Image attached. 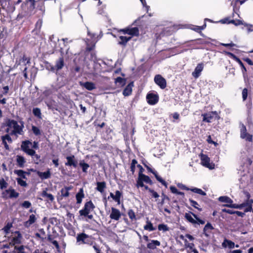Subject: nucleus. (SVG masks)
<instances>
[{
    "label": "nucleus",
    "mask_w": 253,
    "mask_h": 253,
    "mask_svg": "<svg viewBox=\"0 0 253 253\" xmlns=\"http://www.w3.org/2000/svg\"><path fill=\"white\" fill-rule=\"evenodd\" d=\"M20 125L18 122L13 119L6 118L4 119V122L2 123L1 127L6 126L5 132L7 133L4 135L1 136L8 143H11L12 139L10 135H15L17 134L21 135L23 133V129L24 127V123L23 121H19Z\"/></svg>",
    "instance_id": "nucleus-1"
},
{
    "label": "nucleus",
    "mask_w": 253,
    "mask_h": 253,
    "mask_svg": "<svg viewBox=\"0 0 253 253\" xmlns=\"http://www.w3.org/2000/svg\"><path fill=\"white\" fill-rule=\"evenodd\" d=\"M77 243L79 245L87 244L90 246H93L95 242L91 238L84 233L78 234L76 237Z\"/></svg>",
    "instance_id": "nucleus-2"
},
{
    "label": "nucleus",
    "mask_w": 253,
    "mask_h": 253,
    "mask_svg": "<svg viewBox=\"0 0 253 253\" xmlns=\"http://www.w3.org/2000/svg\"><path fill=\"white\" fill-rule=\"evenodd\" d=\"M19 193L15 191L12 187L5 189L1 193V198L4 200L8 199L17 198Z\"/></svg>",
    "instance_id": "nucleus-3"
},
{
    "label": "nucleus",
    "mask_w": 253,
    "mask_h": 253,
    "mask_svg": "<svg viewBox=\"0 0 253 253\" xmlns=\"http://www.w3.org/2000/svg\"><path fill=\"white\" fill-rule=\"evenodd\" d=\"M95 208L94 205L93 204L92 202L90 200L85 203L84 208L79 211V213L81 216H86Z\"/></svg>",
    "instance_id": "nucleus-4"
},
{
    "label": "nucleus",
    "mask_w": 253,
    "mask_h": 253,
    "mask_svg": "<svg viewBox=\"0 0 253 253\" xmlns=\"http://www.w3.org/2000/svg\"><path fill=\"white\" fill-rule=\"evenodd\" d=\"M144 182L148 183L151 185L153 184V182L151 178L145 174L141 175L140 176H138L137 180L136 181V187L137 188L142 187L144 186Z\"/></svg>",
    "instance_id": "nucleus-5"
},
{
    "label": "nucleus",
    "mask_w": 253,
    "mask_h": 253,
    "mask_svg": "<svg viewBox=\"0 0 253 253\" xmlns=\"http://www.w3.org/2000/svg\"><path fill=\"white\" fill-rule=\"evenodd\" d=\"M32 143L29 140L23 141L21 145V149L28 155H33L35 153V150L30 148Z\"/></svg>",
    "instance_id": "nucleus-6"
},
{
    "label": "nucleus",
    "mask_w": 253,
    "mask_h": 253,
    "mask_svg": "<svg viewBox=\"0 0 253 253\" xmlns=\"http://www.w3.org/2000/svg\"><path fill=\"white\" fill-rule=\"evenodd\" d=\"M200 157L201 159V163L203 166L208 168L210 169H212L214 168V164L212 163H210L211 160L208 155L204 154L203 153H201Z\"/></svg>",
    "instance_id": "nucleus-7"
},
{
    "label": "nucleus",
    "mask_w": 253,
    "mask_h": 253,
    "mask_svg": "<svg viewBox=\"0 0 253 253\" xmlns=\"http://www.w3.org/2000/svg\"><path fill=\"white\" fill-rule=\"evenodd\" d=\"M202 116H203V121L207 123H211L213 119L216 120L220 119V117L216 111H211L209 113L203 114Z\"/></svg>",
    "instance_id": "nucleus-8"
},
{
    "label": "nucleus",
    "mask_w": 253,
    "mask_h": 253,
    "mask_svg": "<svg viewBox=\"0 0 253 253\" xmlns=\"http://www.w3.org/2000/svg\"><path fill=\"white\" fill-rule=\"evenodd\" d=\"M244 193L246 195V200L242 203L245 205V207H247L245 210V212L251 211L252 210V204H253V200L250 199L251 195L248 191H244Z\"/></svg>",
    "instance_id": "nucleus-9"
},
{
    "label": "nucleus",
    "mask_w": 253,
    "mask_h": 253,
    "mask_svg": "<svg viewBox=\"0 0 253 253\" xmlns=\"http://www.w3.org/2000/svg\"><path fill=\"white\" fill-rule=\"evenodd\" d=\"M120 32H123L124 34L130 35L131 37L133 36H138L139 35V31L137 27H126V28L121 29Z\"/></svg>",
    "instance_id": "nucleus-10"
},
{
    "label": "nucleus",
    "mask_w": 253,
    "mask_h": 253,
    "mask_svg": "<svg viewBox=\"0 0 253 253\" xmlns=\"http://www.w3.org/2000/svg\"><path fill=\"white\" fill-rule=\"evenodd\" d=\"M154 82L161 89H165L167 86L166 80L160 75L155 76Z\"/></svg>",
    "instance_id": "nucleus-11"
},
{
    "label": "nucleus",
    "mask_w": 253,
    "mask_h": 253,
    "mask_svg": "<svg viewBox=\"0 0 253 253\" xmlns=\"http://www.w3.org/2000/svg\"><path fill=\"white\" fill-rule=\"evenodd\" d=\"M143 165L144 167L147 169L148 171L152 173L154 175L155 178L159 182L161 183L162 184L165 186L166 188L167 187V182L165 180H164L162 177H161L159 175H158L157 171L153 170L152 169H151L150 167H149L145 164L143 163Z\"/></svg>",
    "instance_id": "nucleus-12"
},
{
    "label": "nucleus",
    "mask_w": 253,
    "mask_h": 253,
    "mask_svg": "<svg viewBox=\"0 0 253 253\" xmlns=\"http://www.w3.org/2000/svg\"><path fill=\"white\" fill-rule=\"evenodd\" d=\"M159 96L153 93H148L146 95L147 103L151 105L157 104L159 101Z\"/></svg>",
    "instance_id": "nucleus-13"
},
{
    "label": "nucleus",
    "mask_w": 253,
    "mask_h": 253,
    "mask_svg": "<svg viewBox=\"0 0 253 253\" xmlns=\"http://www.w3.org/2000/svg\"><path fill=\"white\" fill-rule=\"evenodd\" d=\"M178 186L182 190H185L187 191H191L193 192H194L195 193L198 194L202 195V196H205L206 195V193L205 192L203 191L202 189L196 188V187L190 188L182 184H178Z\"/></svg>",
    "instance_id": "nucleus-14"
},
{
    "label": "nucleus",
    "mask_w": 253,
    "mask_h": 253,
    "mask_svg": "<svg viewBox=\"0 0 253 253\" xmlns=\"http://www.w3.org/2000/svg\"><path fill=\"white\" fill-rule=\"evenodd\" d=\"M66 159L67 160V162L65 164V166L73 167L74 168H76L78 167V160L76 159L75 156L74 155L67 156Z\"/></svg>",
    "instance_id": "nucleus-15"
},
{
    "label": "nucleus",
    "mask_w": 253,
    "mask_h": 253,
    "mask_svg": "<svg viewBox=\"0 0 253 253\" xmlns=\"http://www.w3.org/2000/svg\"><path fill=\"white\" fill-rule=\"evenodd\" d=\"M0 6L7 12L12 11L14 9V6L10 3L9 0H0Z\"/></svg>",
    "instance_id": "nucleus-16"
},
{
    "label": "nucleus",
    "mask_w": 253,
    "mask_h": 253,
    "mask_svg": "<svg viewBox=\"0 0 253 253\" xmlns=\"http://www.w3.org/2000/svg\"><path fill=\"white\" fill-rule=\"evenodd\" d=\"M247 135L248 136V138H247V141L249 142H252L253 135L247 132L246 127L245 126L243 125L241 129L240 137L242 138H245Z\"/></svg>",
    "instance_id": "nucleus-17"
},
{
    "label": "nucleus",
    "mask_w": 253,
    "mask_h": 253,
    "mask_svg": "<svg viewBox=\"0 0 253 253\" xmlns=\"http://www.w3.org/2000/svg\"><path fill=\"white\" fill-rule=\"evenodd\" d=\"M121 216V213L120 211L114 207L111 208V212L110 214V217L112 219L115 220H119Z\"/></svg>",
    "instance_id": "nucleus-18"
},
{
    "label": "nucleus",
    "mask_w": 253,
    "mask_h": 253,
    "mask_svg": "<svg viewBox=\"0 0 253 253\" xmlns=\"http://www.w3.org/2000/svg\"><path fill=\"white\" fill-rule=\"evenodd\" d=\"M12 233L16 234V236L13 237L11 242L13 245L15 244H20L21 243L22 240L23 239L22 235L21 233L19 231H15Z\"/></svg>",
    "instance_id": "nucleus-19"
},
{
    "label": "nucleus",
    "mask_w": 253,
    "mask_h": 253,
    "mask_svg": "<svg viewBox=\"0 0 253 253\" xmlns=\"http://www.w3.org/2000/svg\"><path fill=\"white\" fill-rule=\"evenodd\" d=\"M214 229L213 226L210 222H208L203 229V234L206 237H209L211 233V231Z\"/></svg>",
    "instance_id": "nucleus-20"
},
{
    "label": "nucleus",
    "mask_w": 253,
    "mask_h": 253,
    "mask_svg": "<svg viewBox=\"0 0 253 253\" xmlns=\"http://www.w3.org/2000/svg\"><path fill=\"white\" fill-rule=\"evenodd\" d=\"M30 63V58L27 57L26 55L24 54L22 57H20L19 59L17 58L16 60V64L17 65L23 63L25 65Z\"/></svg>",
    "instance_id": "nucleus-21"
},
{
    "label": "nucleus",
    "mask_w": 253,
    "mask_h": 253,
    "mask_svg": "<svg viewBox=\"0 0 253 253\" xmlns=\"http://www.w3.org/2000/svg\"><path fill=\"white\" fill-rule=\"evenodd\" d=\"M80 84L82 87H84L85 89L89 91L92 90L96 88L95 84L93 83L90 82H86L84 83L81 82H80Z\"/></svg>",
    "instance_id": "nucleus-22"
},
{
    "label": "nucleus",
    "mask_w": 253,
    "mask_h": 253,
    "mask_svg": "<svg viewBox=\"0 0 253 253\" xmlns=\"http://www.w3.org/2000/svg\"><path fill=\"white\" fill-rule=\"evenodd\" d=\"M14 173L16 174L21 179H27L26 177V175H30V173L29 172L25 171L22 169H15L14 170Z\"/></svg>",
    "instance_id": "nucleus-23"
},
{
    "label": "nucleus",
    "mask_w": 253,
    "mask_h": 253,
    "mask_svg": "<svg viewBox=\"0 0 253 253\" xmlns=\"http://www.w3.org/2000/svg\"><path fill=\"white\" fill-rule=\"evenodd\" d=\"M133 86V82L129 83L125 88L123 91V94L125 96H128L132 93V88Z\"/></svg>",
    "instance_id": "nucleus-24"
},
{
    "label": "nucleus",
    "mask_w": 253,
    "mask_h": 253,
    "mask_svg": "<svg viewBox=\"0 0 253 253\" xmlns=\"http://www.w3.org/2000/svg\"><path fill=\"white\" fill-rule=\"evenodd\" d=\"M16 158L17 165L20 168H23L26 163L25 158L23 156L18 155L16 156Z\"/></svg>",
    "instance_id": "nucleus-25"
},
{
    "label": "nucleus",
    "mask_w": 253,
    "mask_h": 253,
    "mask_svg": "<svg viewBox=\"0 0 253 253\" xmlns=\"http://www.w3.org/2000/svg\"><path fill=\"white\" fill-rule=\"evenodd\" d=\"M204 66L203 63H199L195 68L194 71L192 73V76L195 78H198L201 74V72L203 70Z\"/></svg>",
    "instance_id": "nucleus-26"
},
{
    "label": "nucleus",
    "mask_w": 253,
    "mask_h": 253,
    "mask_svg": "<svg viewBox=\"0 0 253 253\" xmlns=\"http://www.w3.org/2000/svg\"><path fill=\"white\" fill-rule=\"evenodd\" d=\"M161 245V243L158 240H151L150 242L147 244V248L150 250H154L157 247Z\"/></svg>",
    "instance_id": "nucleus-27"
},
{
    "label": "nucleus",
    "mask_w": 253,
    "mask_h": 253,
    "mask_svg": "<svg viewBox=\"0 0 253 253\" xmlns=\"http://www.w3.org/2000/svg\"><path fill=\"white\" fill-rule=\"evenodd\" d=\"M131 39V37H127L126 36H121L119 37L118 44L123 47H125L127 42Z\"/></svg>",
    "instance_id": "nucleus-28"
},
{
    "label": "nucleus",
    "mask_w": 253,
    "mask_h": 253,
    "mask_svg": "<svg viewBox=\"0 0 253 253\" xmlns=\"http://www.w3.org/2000/svg\"><path fill=\"white\" fill-rule=\"evenodd\" d=\"M64 60L62 56L59 57L55 62V68H56V71L62 69L64 66Z\"/></svg>",
    "instance_id": "nucleus-29"
},
{
    "label": "nucleus",
    "mask_w": 253,
    "mask_h": 253,
    "mask_svg": "<svg viewBox=\"0 0 253 253\" xmlns=\"http://www.w3.org/2000/svg\"><path fill=\"white\" fill-rule=\"evenodd\" d=\"M84 198V189L83 188H81L79 189L78 192L76 195V198L77 200V204H80L83 198Z\"/></svg>",
    "instance_id": "nucleus-30"
},
{
    "label": "nucleus",
    "mask_w": 253,
    "mask_h": 253,
    "mask_svg": "<svg viewBox=\"0 0 253 253\" xmlns=\"http://www.w3.org/2000/svg\"><path fill=\"white\" fill-rule=\"evenodd\" d=\"M41 195L44 198H45V201L49 202H52L54 199V196L50 193H47L46 192V190H43Z\"/></svg>",
    "instance_id": "nucleus-31"
},
{
    "label": "nucleus",
    "mask_w": 253,
    "mask_h": 253,
    "mask_svg": "<svg viewBox=\"0 0 253 253\" xmlns=\"http://www.w3.org/2000/svg\"><path fill=\"white\" fill-rule=\"evenodd\" d=\"M37 174L42 180L46 179L51 177V172L49 169L44 172L38 171Z\"/></svg>",
    "instance_id": "nucleus-32"
},
{
    "label": "nucleus",
    "mask_w": 253,
    "mask_h": 253,
    "mask_svg": "<svg viewBox=\"0 0 253 253\" xmlns=\"http://www.w3.org/2000/svg\"><path fill=\"white\" fill-rule=\"evenodd\" d=\"M42 23V20L41 19H39L35 24V27L32 31V33L36 35H39L41 31Z\"/></svg>",
    "instance_id": "nucleus-33"
},
{
    "label": "nucleus",
    "mask_w": 253,
    "mask_h": 253,
    "mask_svg": "<svg viewBox=\"0 0 253 253\" xmlns=\"http://www.w3.org/2000/svg\"><path fill=\"white\" fill-rule=\"evenodd\" d=\"M72 186H65L60 190L61 196L63 197H68L69 196V191L72 189Z\"/></svg>",
    "instance_id": "nucleus-34"
},
{
    "label": "nucleus",
    "mask_w": 253,
    "mask_h": 253,
    "mask_svg": "<svg viewBox=\"0 0 253 253\" xmlns=\"http://www.w3.org/2000/svg\"><path fill=\"white\" fill-rule=\"evenodd\" d=\"M96 185V190L101 193L104 192V189L106 188V183L105 181L97 182Z\"/></svg>",
    "instance_id": "nucleus-35"
},
{
    "label": "nucleus",
    "mask_w": 253,
    "mask_h": 253,
    "mask_svg": "<svg viewBox=\"0 0 253 253\" xmlns=\"http://www.w3.org/2000/svg\"><path fill=\"white\" fill-rule=\"evenodd\" d=\"M36 220L37 218L36 217L35 215L32 214L30 215L28 220L25 222L24 225L26 227H29L33 223H34L36 222Z\"/></svg>",
    "instance_id": "nucleus-36"
},
{
    "label": "nucleus",
    "mask_w": 253,
    "mask_h": 253,
    "mask_svg": "<svg viewBox=\"0 0 253 253\" xmlns=\"http://www.w3.org/2000/svg\"><path fill=\"white\" fill-rule=\"evenodd\" d=\"M218 201L222 203H226V204H232L233 202V200L228 196H220L218 199Z\"/></svg>",
    "instance_id": "nucleus-37"
},
{
    "label": "nucleus",
    "mask_w": 253,
    "mask_h": 253,
    "mask_svg": "<svg viewBox=\"0 0 253 253\" xmlns=\"http://www.w3.org/2000/svg\"><path fill=\"white\" fill-rule=\"evenodd\" d=\"M225 242L227 243L228 246L230 249H233L235 247H236V248H238L239 247V245L237 244L235 245V243L232 241L225 239L224 242L222 244V245L223 247H226V245H225Z\"/></svg>",
    "instance_id": "nucleus-38"
},
{
    "label": "nucleus",
    "mask_w": 253,
    "mask_h": 253,
    "mask_svg": "<svg viewBox=\"0 0 253 253\" xmlns=\"http://www.w3.org/2000/svg\"><path fill=\"white\" fill-rule=\"evenodd\" d=\"M190 212L191 211H190L189 213H186L185 214L184 217L189 222L193 224H196L197 221L192 217V214L190 213Z\"/></svg>",
    "instance_id": "nucleus-39"
},
{
    "label": "nucleus",
    "mask_w": 253,
    "mask_h": 253,
    "mask_svg": "<svg viewBox=\"0 0 253 253\" xmlns=\"http://www.w3.org/2000/svg\"><path fill=\"white\" fill-rule=\"evenodd\" d=\"M223 206L226 207L231 208L238 209H242V208L245 207L244 205L241 204H225L223 205Z\"/></svg>",
    "instance_id": "nucleus-40"
},
{
    "label": "nucleus",
    "mask_w": 253,
    "mask_h": 253,
    "mask_svg": "<svg viewBox=\"0 0 253 253\" xmlns=\"http://www.w3.org/2000/svg\"><path fill=\"white\" fill-rule=\"evenodd\" d=\"M144 229L145 230L152 231L155 230L156 228L154 227L153 225V224L148 220L146 221V224L144 226Z\"/></svg>",
    "instance_id": "nucleus-41"
},
{
    "label": "nucleus",
    "mask_w": 253,
    "mask_h": 253,
    "mask_svg": "<svg viewBox=\"0 0 253 253\" xmlns=\"http://www.w3.org/2000/svg\"><path fill=\"white\" fill-rule=\"evenodd\" d=\"M80 166L82 169V171L86 173L87 172V169L89 168V165L84 163V160L81 161L79 163Z\"/></svg>",
    "instance_id": "nucleus-42"
},
{
    "label": "nucleus",
    "mask_w": 253,
    "mask_h": 253,
    "mask_svg": "<svg viewBox=\"0 0 253 253\" xmlns=\"http://www.w3.org/2000/svg\"><path fill=\"white\" fill-rule=\"evenodd\" d=\"M13 226L12 222H8L2 228V230L3 231L5 234L7 235L10 233V229Z\"/></svg>",
    "instance_id": "nucleus-43"
},
{
    "label": "nucleus",
    "mask_w": 253,
    "mask_h": 253,
    "mask_svg": "<svg viewBox=\"0 0 253 253\" xmlns=\"http://www.w3.org/2000/svg\"><path fill=\"white\" fill-rule=\"evenodd\" d=\"M33 113L34 115L38 119H42V115L41 109L39 108H34L33 109Z\"/></svg>",
    "instance_id": "nucleus-44"
},
{
    "label": "nucleus",
    "mask_w": 253,
    "mask_h": 253,
    "mask_svg": "<svg viewBox=\"0 0 253 253\" xmlns=\"http://www.w3.org/2000/svg\"><path fill=\"white\" fill-rule=\"evenodd\" d=\"M114 196V201L116 202L118 204H120L121 198L122 196V193L119 190H117L115 192V195Z\"/></svg>",
    "instance_id": "nucleus-45"
},
{
    "label": "nucleus",
    "mask_w": 253,
    "mask_h": 253,
    "mask_svg": "<svg viewBox=\"0 0 253 253\" xmlns=\"http://www.w3.org/2000/svg\"><path fill=\"white\" fill-rule=\"evenodd\" d=\"M189 201L190 203V205L191 206L197 209L200 211H202V209L199 207V205L196 201L191 199H190Z\"/></svg>",
    "instance_id": "nucleus-46"
},
{
    "label": "nucleus",
    "mask_w": 253,
    "mask_h": 253,
    "mask_svg": "<svg viewBox=\"0 0 253 253\" xmlns=\"http://www.w3.org/2000/svg\"><path fill=\"white\" fill-rule=\"evenodd\" d=\"M158 229L159 231H163V232H166L169 230V228L167 224H160L158 226Z\"/></svg>",
    "instance_id": "nucleus-47"
},
{
    "label": "nucleus",
    "mask_w": 253,
    "mask_h": 253,
    "mask_svg": "<svg viewBox=\"0 0 253 253\" xmlns=\"http://www.w3.org/2000/svg\"><path fill=\"white\" fill-rule=\"evenodd\" d=\"M8 186V183L4 180L3 178L0 179V189L3 190L6 189Z\"/></svg>",
    "instance_id": "nucleus-48"
},
{
    "label": "nucleus",
    "mask_w": 253,
    "mask_h": 253,
    "mask_svg": "<svg viewBox=\"0 0 253 253\" xmlns=\"http://www.w3.org/2000/svg\"><path fill=\"white\" fill-rule=\"evenodd\" d=\"M16 180L17 181V184L23 187H26L28 186V184L27 183L25 180L21 179V178H16Z\"/></svg>",
    "instance_id": "nucleus-49"
},
{
    "label": "nucleus",
    "mask_w": 253,
    "mask_h": 253,
    "mask_svg": "<svg viewBox=\"0 0 253 253\" xmlns=\"http://www.w3.org/2000/svg\"><path fill=\"white\" fill-rule=\"evenodd\" d=\"M190 213L195 218V220H196L197 221L196 224H205V221L204 220L200 218L197 214H195L194 213H193L192 212H190Z\"/></svg>",
    "instance_id": "nucleus-50"
},
{
    "label": "nucleus",
    "mask_w": 253,
    "mask_h": 253,
    "mask_svg": "<svg viewBox=\"0 0 253 253\" xmlns=\"http://www.w3.org/2000/svg\"><path fill=\"white\" fill-rule=\"evenodd\" d=\"M86 47L85 48L86 51H90L94 49L95 47V43H93V42H91L90 44L88 42H86Z\"/></svg>",
    "instance_id": "nucleus-51"
},
{
    "label": "nucleus",
    "mask_w": 253,
    "mask_h": 253,
    "mask_svg": "<svg viewBox=\"0 0 253 253\" xmlns=\"http://www.w3.org/2000/svg\"><path fill=\"white\" fill-rule=\"evenodd\" d=\"M116 84L119 83L121 86H123L126 84V80L124 78L119 77L115 79V81Z\"/></svg>",
    "instance_id": "nucleus-52"
},
{
    "label": "nucleus",
    "mask_w": 253,
    "mask_h": 253,
    "mask_svg": "<svg viewBox=\"0 0 253 253\" xmlns=\"http://www.w3.org/2000/svg\"><path fill=\"white\" fill-rule=\"evenodd\" d=\"M129 218L132 221L133 220H136V215L134 211L130 209L128 210L127 212Z\"/></svg>",
    "instance_id": "nucleus-53"
},
{
    "label": "nucleus",
    "mask_w": 253,
    "mask_h": 253,
    "mask_svg": "<svg viewBox=\"0 0 253 253\" xmlns=\"http://www.w3.org/2000/svg\"><path fill=\"white\" fill-rule=\"evenodd\" d=\"M32 130L35 135L38 136L41 134V131L37 126H32Z\"/></svg>",
    "instance_id": "nucleus-54"
},
{
    "label": "nucleus",
    "mask_w": 253,
    "mask_h": 253,
    "mask_svg": "<svg viewBox=\"0 0 253 253\" xmlns=\"http://www.w3.org/2000/svg\"><path fill=\"white\" fill-rule=\"evenodd\" d=\"M236 62H237L239 63V64L240 65L241 69H242V71L243 74L244 76L245 73L247 72L246 68L245 67L244 64L243 63V62H242V61L240 60V58H239Z\"/></svg>",
    "instance_id": "nucleus-55"
},
{
    "label": "nucleus",
    "mask_w": 253,
    "mask_h": 253,
    "mask_svg": "<svg viewBox=\"0 0 253 253\" xmlns=\"http://www.w3.org/2000/svg\"><path fill=\"white\" fill-rule=\"evenodd\" d=\"M225 55L228 56L229 57L233 59V60H234L236 61H237L238 60V59L239 58L236 55H235L234 54H233V53H231L230 52H229V51H225Z\"/></svg>",
    "instance_id": "nucleus-56"
},
{
    "label": "nucleus",
    "mask_w": 253,
    "mask_h": 253,
    "mask_svg": "<svg viewBox=\"0 0 253 253\" xmlns=\"http://www.w3.org/2000/svg\"><path fill=\"white\" fill-rule=\"evenodd\" d=\"M242 94L243 100L245 101L248 97V89L247 88H245L243 89Z\"/></svg>",
    "instance_id": "nucleus-57"
},
{
    "label": "nucleus",
    "mask_w": 253,
    "mask_h": 253,
    "mask_svg": "<svg viewBox=\"0 0 253 253\" xmlns=\"http://www.w3.org/2000/svg\"><path fill=\"white\" fill-rule=\"evenodd\" d=\"M31 206V203L28 201H25L21 204V206L26 209L29 208Z\"/></svg>",
    "instance_id": "nucleus-58"
},
{
    "label": "nucleus",
    "mask_w": 253,
    "mask_h": 253,
    "mask_svg": "<svg viewBox=\"0 0 253 253\" xmlns=\"http://www.w3.org/2000/svg\"><path fill=\"white\" fill-rule=\"evenodd\" d=\"M15 249L18 251L17 253H26L24 251V247L23 245H21L20 247H15Z\"/></svg>",
    "instance_id": "nucleus-59"
},
{
    "label": "nucleus",
    "mask_w": 253,
    "mask_h": 253,
    "mask_svg": "<svg viewBox=\"0 0 253 253\" xmlns=\"http://www.w3.org/2000/svg\"><path fill=\"white\" fill-rule=\"evenodd\" d=\"M147 248L144 245H142L139 248V253H147Z\"/></svg>",
    "instance_id": "nucleus-60"
},
{
    "label": "nucleus",
    "mask_w": 253,
    "mask_h": 253,
    "mask_svg": "<svg viewBox=\"0 0 253 253\" xmlns=\"http://www.w3.org/2000/svg\"><path fill=\"white\" fill-rule=\"evenodd\" d=\"M220 44L223 46H225V47H234V46H236V47H238L236 44L233 43L232 42H231L230 43H220Z\"/></svg>",
    "instance_id": "nucleus-61"
},
{
    "label": "nucleus",
    "mask_w": 253,
    "mask_h": 253,
    "mask_svg": "<svg viewBox=\"0 0 253 253\" xmlns=\"http://www.w3.org/2000/svg\"><path fill=\"white\" fill-rule=\"evenodd\" d=\"M1 141H2V144L4 145V147L6 150H8L9 149V146L7 143V141L3 138L2 137H1Z\"/></svg>",
    "instance_id": "nucleus-62"
},
{
    "label": "nucleus",
    "mask_w": 253,
    "mask_h": 253,
    "mask_svg": "<svg viewBox=\"0 0 253 253\" xmlns=\"http://www.w3.org/2000/svg\"><path fill=\"white\" fill-rule=\"evenodd\" d=\"M230 21L229 17H226L220 20V22L222 24H229Z\"/></svg>",
    "instance_id": "nucleus-63"
},
{
    "label": "nucleus",
    "mask_w": 253,
    "mask_h": 253,
    "mask_svg": "<svg viewBox=\"0 0 253 253\" xmlns=\"http://www.w3.org/2000/svg\"><path fill=\"white\" fill-rule=\"evenodd\" d=\"M150 193L152 194V197L153 198H158L159 197V195L158 194V193L153 189L150 191Z\"/></svg>",
    "instance_id": "nucleus-64"
}]
</instances>
